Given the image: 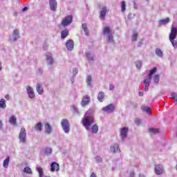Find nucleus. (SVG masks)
<instances>
[{"mask_svg": "<svg viewBox=\"0 0 177 177\" xmlns=\"http://www.w3.org/2000/svg\"><path fill=\"white\" fill-rule=\"evenodd\" d=\"M86 131H90L91 124H95V118L93 117V110L90 109L86 113V116L83 118L82 121Z\"/></svg>", "mask_w": 177, "mask_h": 177, "instance_id": "f257e3e1", "label": "nucleus"}, {"mask_svg": "<svg viewBox=\"0 0 177 177\" xmlns=\"http://www.w3.org/2000/svg\"><path fill=\"white\" fill-rule=\"evenodd\" d=\"M103 35L106 38L108 44H113L114 42V32L110 27L105 26L102 30Z\"/></svg>", "mask_w": 177, "mask_h": 177, "instance_id": "f03ea898", "label": "nucleus"}, {"mask_svg": "<svg viewBox=\"0 0 177 177\" xmlns=\"http://www.w3.org/2000/svg\"><path fill=\"white\" fill-rule=\"evenodd\" d=\"M97 8L100 9V19L104 20L106 15H107V6L102 4H98Z\"/></svg>", "mask_w": 177, "mask_h": 177, "instance_id": "7ed1b4c3", "label": "nucleus"}, {"mask_svg": "<svg viewBox=\"0 0 177 177\" xmlns=\"http://www.w3.org/2000/svg\"><path fill=\"white\" fill-rule=\"evenodd\" d=\"M19 39H20V32L19 29H15L10 36V42H16Z\"/></svg>", "mask_w": 177, "mask_h": 177, "instance_id": "20e7f679", "label": "nucleus"}, {"mask_svg": "<svg viewBox=\"0 0 177 177\" xmlns=\"http://www.w3.org/2000/svg\"><path fill=\"white\" fill-rule=\"evenodd\" d=\"M61 125L65 133H70V123L68 122V120L63 119Z\"/></svg>", "mask_w": 177, "mask_h": 177, "instance_id": "39448f33", "label": "nucleus"}, {"mask_svg": "<svg viewBox=\"0 0 177 177\" xmlns=\"http://www.w3.org/2000/svg\"><path fill=\"white\" fill-rule=\"evenodd\" d=\"M129 131V129H128V127H122V129H120V136L122 142H124V140H125V139H127V138L128 137Z\"/></svg>", "mask_w": 177, "mask_h": 177, "instance_id": "423d86ee", "label": "nucleus"}, {"mask_svg": "<svg viewBox=\"0 0 177 177\" xmlns=\"http://www.w3.org/2000/svg\"><path fill=\"white\" fill-rule=\"evenodd\" d=\"M26 138H27V132H26V129L21 128L19 134V139L20 142H21V143H26Z\"/></svg>", "mask_w": 177, "mask_h": 177, "instance_id": "0eeeda50", "label": "nucleus"}, {"mask_svg": "<svg viewBox=\"0 0 177 177\" xmlns=\"http://www.w3.org/2000/svg\"><path fill=\"white\" fill-rule=\"evenodd\" d=\"M71 23H73V16L68 15L62 19L61 25L63 26V27H67V26H70Z\"/></svg>", "mask_w": 177, "mask_h": 177, "instance_id": "6e6552de", "label": "nucleus"}, {"mask_svg": "<svg viewBox=\"0 0 177 177\" xmlns=\"http://www.w3.org/2000/svg\"><path fill=\"white\" fill-rule=\"evenodd\" d=\"M115 109V106L114 104H111L107 105L105 107H103L102 109V111H105V113H108V114H110L114 111V109Z\"/></svg>", "mask_w": 177, "mask_h": 177, "instance_id": "1a4fd4ad", "label": "nucleus"}, {"mask_svg": "<svg viewBox=\"0 0 177 177\" xmlns=\"http://www.w3.org/2000/svg\"><path fill=\"white\" fill-rule=\"evenodd\" d=\"M91 103V97L89 95H84L82 97L81 101V106L82 107H85V106H88Z\"/></svg>", "mask_w": 177, "mask_h": 177, "instance_id": "9d476101", "label": "nucleus"}, {"mask_svg": "<svg viewBox=\"0 0 177 177\" xmlns=\"http://www.w3.org/2000/svg\"><path fill=\"white\" fill-rule=\"evenodd\" d=\"M176 36H177V28L174 26V24H172L171 28V32L169 35V39H176Z\"/></svg>", "mask_w": 177, "mask_h": 177, "instance_id": "9b49d317", "label": "nucleus"}, {"mask_svg": "<svg viewBox=\"0 0 177 177\" xmlns=\"http://www.w3.org/2000/svg\"><path fill=\"white\" fill-rule=\"evenodd\" d=\"M46 60L50 66H53V64H55V60L52 57V54L49 53H46Z\"/></svg>", "mask_w": 177, "mask_h": 177, "instance_id": "f8f14e48", "label": "nucleus"}, {"mask_svg": "<svg viewBox=\"0 0 177 177\" xmlns=\"http://www.w3.org/2000/svg\"><path fill=\"white\" fill-rule=\"evenodd\" d=\"M50 9L52 12H56L57 9V1L56 0H49Z\"/></svg>", "mask_w": 177, "mask_h": 177, "instance_id": "ddd939ff", "label": "nucleus"}, {"mask_svg": "<svg viewBox=\"0 0 177 177\" xmlns=\"http://www.w3.org/2000/svg\"><path fill=\"white\" fill-rule=\"evenodd\" d=\"M26 91L30 99H34V97H35V93H34V89L32 87L28 86L26 87Z\"/></svg>", "mask_w": 177, "mask_h": 177, "instance_id": "4468645a", "label": "nucleus"}, {"mask_svg": "<svg viewBox=\"0 0 177 177\" xmlns=\"http://www.w3.org/2000/svg\"><path fill=\"white\" fill-rule=\"evenodd\" d=\"M66 46L68 50H73L74 49V41L73 39H69L66 43Z\"/></svg>", "mask_w": 177, "mask_h": 177, "instance_id": "2eb2a0df", "label": "nucleus"}, {"mask_svg": "<svg viewBox=\"0 0 177 177\" xmlns=\"http://www.w3.org/2000/svg\"><path fill=\"white\" fill-rule=\"evenodd\" d=\"M155 172L157 175H162V172H164V167H162V165H156Z\"/></svg>", "mask_w": 177, "mask_h": 177, "instance_id": "dca6fc26", "label": "nucleus"}, {"mask_svg": "<svg viewBox=\"0 0 177 177\" xmlns=\"http://www.w3.org/2000/svg\"><path fill=\"white\" fill-rule=\"evenodd\" d=\"M111 153H120L121 150H120V146L118 144H114L111 146Z\"/></svg>", "mask_w": 177, "mask_h": 177, "instance_id": "f3484780", "label": "nucleus"}, {"mask_svg": "<svg viewBox=\"0 0 177 177\" xmlns=\"http://www.w3.org/2000/svg\"><path fill=\"white\" fill-rule=\"evenodd\" d=\"M151 81V79L149 77L144 80V85H145L144 91L145 92H147L149 91V86H150Z\"/></svg>", "mask_w": 177, "mask_h": 177, "instance_id": "a211bd4d", "label": "nucleus"}, {"mask_svg": "<svg viewBox=\"0 0 177 177\" xmlns=\"http://www.w3.org/2000/svg\"><path fill=\"white\" fill-rule=\"evenodd\" d=\"M59 164H57V162H53L51 163L50 165V171L51 172H55V171H59Z\"/></svg>", "mask_w": 177, "mask_h": 177, "instance_id": "6ab92c4d", "label": "nucleus"}, {"mask_svg": "<svg viewBox=\"0 0 177 177\" xmlns=\"http://www.w3.org/2000/svg\"><path fill=\"white\" fill-rule=\"evenodd\" d=\"M85 55L89 63H92L95 60V55L90 52L85 53Z\"/></svg>", "mask_w": 177, "mask_h": 177, "instance_id": "aec40b11", "label": "nucleus"}, {"mask_svg": "<svg viewBox=\"0 0 177 177\" xmlns=\"http://www.w3.org/2000/svg\"><path fill=\"white\" fill-rule=\"evenodd\" d=\"M36 89L39 95H42V93H44V87L42 86V84H41V83H37L36 84Z\"/></svg>", "mask_w": 177, "mask_h": 177, "instance_id": "412c9836", "label": "nucleus"}, {"mask_svg": "<svg viewBox=\"0 0 177 177\" xmlns=\"http://www.w3.org/2000/svg\"><path fill=\"white\" fill-rule=\"evenodd\" d=\"M86 82L87 86L88 88H93V84H92V76L91 75H87L86 79Z\"/></svg>", "mask_w": 177, "mask_h": 177, "instance_id": "4be33fe9", "label": "nucleus"}, {"mask_svg": "<svg viewBox=\"0 0 177 177\" xmlns=\"http://www.w3.org/2000/svg\"><path fill=\"white\" fill-rule=\"evenodd\" d=\"M8 122L11 124V125H17V118H16V116L12 115L9 118Z\"/></svg>", "mask_w": 177, "mask_h": 177, "instance_id": "5701e85b", "label": "nucleus"}, {"mask_svg": "<svg viewBox=\"0 0 177 177\" xmlns=\"http://www.w3.org/2000/svg\"><path fill=\"white\" fill-rule=\"evenodd\" d=\"M148 132L151 135H158L160 133V129L156 128H149Z\"/></svg>", "mask_w": 177, "mask_h": 177, "instance_id": "b1692460", "label": "nucleus"}, {"mask_svg": "<svg viewBox=\"0 0 177 177\" xmlns=\"http://www.w3.org/2000/svg\"><path fill=\"white\" fill-rule=\"evenodd\" d=\"M157 73V68L154 67L152 69L149 70V73L148 74V78L151 80L153 78V75Z\"/></svg>", "mask_w": 177, "mask_h": 177, "instance_id": "393cba45", "label": "nucleus"}, {"mask_svg": "<svg viewBox=\"0 0 177 177\" xmlns=\"http://www.w3.org/2000/svg\"><path fill=\"white\" fill-rule=\"evenodd\" d=\"M171 21V20L169 19V18H166L165 19H162L159 21V27H161V26H165V24H168V23H169Z\"/></svg>", "mask_w": 177, "mask_h": 177, "instance_id": "a878e982", "label": "nucleus"}, {"mask_svg": "<svg viewBox=\"0 0 177 177\" xmlns=\"http://www.w3.org/2000/svg\"><path fill=\"white\" fill-rule=\"evenodd\" d=\"M104 93L103 91H100L97 95V100L100 102H104Z\"/></svg>", "mask_w": 177, "mask_h": 177, "instance_id": "bb28decb", "label": "nucleus"}, {"mask_svg": "<svg viewBox=\"0 0 177 177\" xmlns=\"http://www.w3.org/2000/svg\"><path fill=\"white\" fill-rule=\"evenodd\" d=\"M82 27L85 33V35H86V37H88L89 35V30H88V26L86 25V23L82 24Z\"/></svg>", "mask_w": 177, "mask_h": 177, "instance_id": "cd10ccee", "label": "nucleus"}, {"mask_svg": "<svg viewBox=\"0 0 177 177\" xmlns=\"http://www.w3.org/2000/svg\"><path fill=\"white\" fill-rule=\"evenodd\" d=\"M45 129H46V132L48 135H50L51 132H52V126H50V124L49 123H46L45 124Z\"/></svg>", "mask_w": 177, "mask_h": 177, "instance_id": "c85d7f7f", "label": "nucleus"}, {"mask_svg": "<svg viewBox=\"0 0 177 177\" xmlns=\"http://www.w3.org/2000/svg\"><path fill=\"white\" fill-rule=\"evenodd\" d=\"M52 148L50 147H46L43 149V153L46 155V156H50V154H52Z\"/></svg>", "mask_w": 177, "mask_h": 177, "instance_id": "c756f323", "label": "nucleus"}, {"mask_svg": "<svg viewBox=\"0 0 177 177\" xmlns=\"http://www.w3.org/2000/svg\"><path fill=\"white\" fill-rule=\"evenodd\" d=\"M10 161V157L7 156V158L3 160V167H4V168H8V167H9Z\"/></svg>", "mask_w": 177, "mask_h": 177, "instance_id": "7c9ffc66", "label": "nucleus"}, {"mask_svg": "<svg viewBox=\"0 0 177 177\" xmlns=\"http://www.w3.org/2000/svg\"><path fill=\"white\" fill-rule=\"evenodd\" d=\"M68 35V30L66 29L61 32L62 39H65Z\"/></svg>", "mask_w": 177, "mask_h": 177, "instance_id": "2f4dec72", "label": "nucleus"}, {"mask_svg": "<svg viewBox=\"0 0 177 177\" xmlns=\"http://www.w3.org/2000/svg\"><path fill=\"white\" fill-rule=\"evenodd\" d=\"M35 131H37L38 132H42V124L41 122H38L35 126Z\"/></svg>", "mask_w": 177, "mask_h": 177, "instance_id": "473e14b6", "label": "nucleus"}, {"mask_svg": "<svg viewBox=\"0 0 177 177\" xmlns=\"http://www.w3.org/2000/svg\"><path fill=\"white\" fill-rule=\"evenodd\" d=\"M155 53L158 55V57L162 58L164 57V53L160 48H156Z\"/></svg>", "mask_w": 177, "mask_h": 177, "instance_id": "72a5a7b5", "label": "nucleus"}, {"mask_svg": "<svg viewBox=\"0 0 177 177\" xmlns=\"http://www.w3.org/2000/svg\"><path fill=\"white\" fill-rule=\"evenodd\" d=\"M36 170L39 173V177H43L44 176V169H42V167H37Z\"/></svg>", "mask_w": 177, "mask_h": 177, "instance_id": "f704fd0d", "label": "nucleus"}, {"mask_svg": "<svg viewBox=\"0 0 177 177\" xmlns=\"http://www.w3.org/2000/svg\"><path fill=\"white\" fill-rule=\"evenodd\" d=\"M91 131L93 133H97V131H99V127L97 124H93L91 127Z\"/></svg>", "mask_w": 177, "mask_h": 177, "instance_id": "c9c22d12", "label": "nucleus"}, {"mask_svg": "<svg viewBox=\"0 0 177 177\" xmlns=\"http://www.w3.org/2000/svg\"><path fill=\"white\" fill-rule=\"evenodd\" d=\"M0 109H6V102L5 99H1L0 100Z\"/></svg>", "mask_w": 177, "mask_h": 177, "instance_id": "e433bc0d", "label": "nucleus"}, {"mask_svg": "<svg viewBox=\"0 0 177 177\" xmlns=\"http://www.w3.org/2000/svg\"><path fill=\"white\" fill-rule=\"evenodd\" d=\"M126 8H127V3H125V1H121V12L124 13V12L127 10Z\"/></svg>", "mask_w": 177, "mask_h": 177, "instance_id": "4c0bfd02", "label": "nucleus"}, {"mask_svg": "<svg viewBox=\"0 0 177 177\" xmlns=\"http://www.w3.org/2000/svg\"><path fill=\"white\" fill-rule=\"evenodd\" d=\"M172 46L174 48V49H176L177 48V41L175 40L176 39H169Z\"/></svg>", "mask_w": 177, "mask_h": 177, "instance_id": "58836bf2", "label": "nucleus"}, {"mask_svg": "<svg viewBox=\"0 0 177 177\" xmlns=\"http://www.w3.org/2000/svg\"><path fill=\"white\" fill-rule=\"evenodd\" d=\"M141 109L142 111H145L147 114H150V108L149 106H142Z\"/></svg>", "mask_w": 177, "mask_h": 177, "instance_id": "ea45409f", "label": "nucleus"}, {"mask_svg": "<svg viewBox=\"0 0 177 177\" xmlns=\"http://www.w3.org/2000/svg\"><path fill=\"white\" fill-rule=\"evenodd\" d=\"M153 82L156 84L160 82V75H155L153 76Z\"/></svg>", "mask_w": 177, "mask_h": 177, "instance_id": "a19ab883", "label": "nucleus"}, {"mask_svg": "<svg viewBox=\"0 0 177 177\" xmlns=\"http://www.w3.org/2000/svg\"><path fill=\"white\" fill-rule=\"evenodd\" d=\"M132 41H137L138 40V32L134 31L133 32L132 37H131Z\"/></svg>", "mask_w": 177, "mask_h": 177, "instance_id": "79ce46f5", "label": "nucleus"}, {"mask_svg": "<svg viewBox=\"0 0 177 177\" xmlns=\"http://www.w3.org/2000/svg\"><path fill=\"white\" fill-rule=\"evenodd\" d=\"M24 171L26 174H30V175L32 174V170H31V168L28 167H25Z\"/></svg>", "mask_w": 177, "mask_h": 177, "instance_id": "37998d69", "label": "nucleus"}, {"mask_svg": "<svg viewBox=\"0 0 177 177\" xmlns=\"http://www.w3.org/2000/svg\"><path fill=\"white\" fill-rule=\"evenodd\" d=\"M171 97L177 103V93H171Z\"/></svg>", "mask_w": 177, "mask_h": 177, "instance_id": "c03bdc74", "label": "nucleus"}, {"mask_svg": "<svg viewBox=\"0 0 177 177\" xmlns=\"http://www.w3.org/2000/svg\"><path fill=\"white\" fill-rule=\"evenodd\" d=\"M136 67L137 68H140V67H142V61L136 62Z\"/></svg>", "mask_w": 177, "mask_h": 177, "instance_id": "a18cd8bd", "label": "nucleus"}, {"mask_svg": "<svg viewBox=\"0 0 177 177\" xmlns=\"http://www.w3.org/2000/svg\"><path fill=\"white\" fill-rule=\"evenodd\" d=\"M95 160H96L97 162H102V161H103V159H102V157H100V156H96V157H95Z\"/></svg>", "mask_w": 177, "mask_h": 177, "instance_id": "49530a36", "label": "nucleus"}, {"mask_svg": "<svg viewBox=\"0 0 177 177\" xmlns=\"http://www.w3.org/2000/svg\"><path fill=\"white\" fill-rule=\"evenodd\" d=\"M73 74L74 77H75V75H77V74H78V69H77V68H73Z\"/></svg>", "mask_w": 177, "mask_h": 177, "instance_id": "de8ad7c7", "label": "nucleus"}, {"mask_svg": "<svg viewBox=\"0 0 177 177\" xmlns=\"http://www.w3.org/2000/svg\"><path fill=\"white\" fill-rule=\"evenodd\" d=\"M136 125H140V124H142V120L139 118L136 119Z\"/></svg>", "mask_w": 177, "mask_h": 177, "instance_id": "09e8293b", "label": "nucleus"}, {"mask_svg": "<svg viewBox=\"0 0 177 177\" xmlns=\"http://www.w3.org/2000/svg\"><path fill=\"white\" fill-rule=\"evenodd\" d=\"M135 17V14L129 13L127 16V19H133Z\"/></svg>", "mask_w": 177, "mask_h": 177, "instance_id": "8fccbe9b", "label": "nucleus"}, {"mask_svg": "<svg viewBox=\"0 0 177 177\" xmlns=\"http://www.w3.org/2000/svg\"><path fill=\"white\" fill-rule=\"evenodd\" d=\"M142 45H143V39H141L138 44V48H142Z\"/></svg>", "mask_w": 177, "mask_h": 177, "instance_id": "3c124183", "label": "nucleus"}, {"mask_svg": "<svg viewBox=\"0 0 177 177\" xmlns=\"http://www.w3.org/2000/svg\"><path fill=\"white\" fill-rule=\"evenodd\" d=\"M3 129V122H2V120H0V131Z\"/></svg>", "mask_w": 177, "mask_h": 177, "instance_id": "603ef678", "label": "nucleus"}, {"mask_svg": "<svg viewBox=\"0 0 177 177\" xmlns=\"http://www.w3.org/2000/svg\"><path fill=\"white\" fill-rule=\"evenodd\" d=\"M115 86L113 84L109 85V90L110 91H114Z\"/></svg>", "mask_w": 177, "mask_h": 177, "instance_id": "864d4df0", "label": "nucleus"}, {"mask_svg": "<svg viewBox=\"0 0 177 177\" xmlns=\"http://www.w3.org/2000/svg\"><path fill=\"white\" fill-rule=\"evenodd\" d=\"M129 177H135V173L133 171L130 172Z\"/></svg>", "mask_w": 177, "mask_h": 177, "instance_id": "5fc2aeb1", "label": "nucleus"}, {"mask_svg": "<svg viewBox=\"0 0 177 177\" xmlns=\"http://www.w3.org/2000/svg\"><path fill=\"white\" fill-rule=\"evenodd\" d=\"M26 10H28V8H27V7H24V8L22 9V12H26Z\"/></svg>", "mask_w": 177, "mask_h": 177, "instance_id": "6e6d98bb", "label": "nucleus"}, {"mask_svg": "<svg viewBox=\"0 0 177 177\" xmlns=\"http://www.w3.org/2000/svg\"><path fill=\"white\" fill-rule=\"evenodd\" d=\"M5 99H6L7 100H9L10 97H9V95H5Z\"/></svg>", "mask_w": 177, "mask_h": 177, "instance_id": "4d7b16f0", "label": "nucleus"}, {"mask_svg": "<svg viewBox=\"0 0 177 177\" xmlns=\"http://www.w3.org/2000/svg\"><path fill=\"white\" fill-rule=\"evenodd\" d=\"M90 177H96V174H95V173H92Z\"/></svg>", "mask_w": 177, "mask_h": 177, "instance_id": "13d9d810", "label": "nucleus"}, {"mask_svg": "<svg viewBox=\"0 0 177 177\" xmlns=\"http://www.w3.org/2000/svg\"><path fill=\"white\" fill-rule=\"evenodd\" d=\"M138 95H139V96H143V92L140 91V92L138 93Z\"/></svg>", "mask_w": 177, "mask_h": 177, "instance_id": "bf43d9fd", "label": "nucleus"}, {"mask_svg": "<svg viewBox=\"0 0 177 177\" xmlns=\"http://www.w3.org/2000/svg\"><path fill=\"white\" fill-rule=\"evenodd\" d=\"M139 177H146V176H145L143 174H140Z\"/></svg>", "mask_w": 177, "mask_h": 177, "instance_id": "052dcab7", "label": "nucleus"}, {"mask_svg": "<svg viewBox=\"0 0 177 177\" xmlns=\"http://www.w3.org/2000/svg\"><path fill=\"white\" fill-rule=\"evenodd\" d=\"M134 8L138 9V7H136V3H134Z\"/></svg>", "mask_w": 177, "mask_h": 177, "instance_id": "680f3d73", "label": "nucleus"}, {"mask_svg": "<svg viewBox=\"0 0 177 177\" xmlns=\"http://www.w3.org/2000/svg\"><path fill=\"white\" fill-rule=\"evenodd\" d=\"M2 70V64L0 63V71Z\"/></svg>", "mask_w": 177, "mask_h": 177, "instance_id": "e2e57ef3", "label": "nucleus"}, {"mask_svg": "<svg viewBox=\"0 0 177 177\" xmlns=\"http://www.w3.org/2000/svg\"><path fill=\"white\" fill-rule=\"evenodd\" d=\"M73 109L75 110V111H76V110H77V107L73 106Z\"/></svg>", "mask_w": 177, "mask_h": 177, "instance_id": "0e129e2a", "label": "nucleus"}, {"mask_svg": "<svg viewBox=\"0 0 177 177\" xmlns=\"http://www.w3.org/2000/svg\"><path fill=\"white\" fill-rule=\"evenodd\" d=\"M14 15L16 16L17 15L16 13H15Z\"/></svg>", "mask_w": 177, "mask_h": 177, "instance_id": "69168bd1", "label": "nucleus"}]
</instances>
